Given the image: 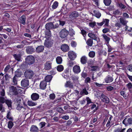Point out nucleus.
<instances>
[{"label":"nucleus","instance_id":"nucleus-1","mask_svg":"<svg viewBox=\"0 0 132 132\" xmlns=\"http://www.w3.org/2000/svg\"><path fill=\"white\" fill-rule=\"evenodd\" d=\"M5 96V92L4 90L3 89H0V102L2 103H5L7 105L9 108L11 107L12 102L11 100H7L6 97H4Z\"/></svg>","mask_w":132,"mask_h":132},{"label":"nucleus","instance_id":"nucleus-2","mask_svg":"<svg viewBox=\"0 0 132 132\" xmlns=\"http://www.w3.org/2000/svg\"><path fill=\"white\" fill-rule=\"evenodd\" d=\"M26 63L29 65L33 64L35 62V59L33 56L29 55L26 58Z\"/></svg>","mask_w":132,"mask_h":132},{"label":"nucleus","instance_id":"nucleus-3","mask_svg":"<svg viewBox=\"0 0 132 132\" xmlns=\"http://www.w3.org/2000/svg\"><path fill=\"white\" fill-rule=\"evenodd\" d=\"M34 75V72L31 70H27L25 72L24 75L27 79H31Z\"/></svg>","mask_w":132,"mask_h":132},{"label":"nucleus","instance_id":"nucleus-4","mask_svg":"<svg viewBox=\"0 0 132 132\" xmlns=\"http://www.w3.org/2000/svg\"><path fill=\"white\" fill-rule=\"evenodd\" d=\"M53 40L51 39H47L45 40L44 45L47 47H51L53 45Z\"/></svg>","mask_w":132,"mask_h":132},{"label":"nucleus","instance_id":"nucleus-5","mask_svg":"<svg viewBox=\"0 0 132 132\" xmlns=\"http://www.w3.org/2000/svg\"><path fill=\"white\" fill-rule=\"evenodd\" d=\"M69 33L68 31L65 28L62 29L60 32V36L62 38L66 37Z\"/></svg>","mask_w":132,"mask_h":132},{"label":"nucleus","instance_id":"nucleus-6","mask_svg":"<svg viewBox=\"0 0 132 132\" xmlns=\"http://www.w3.org/2000/svg\"><path fill=\"white\" fill-rule=\"evenodd\" d=\"M122 122L126 126L131 125L132 124V118H126Z\"/></svg>","mask_w":132,"mask_h":132},{"label":"nucleus","instance_id":"nucleus-7","mask_svg":"<svg viewBox=\"0 0 132 132\" xmlns=\"http://www.w3.org/2000/svg\"><path fill=\"white\" fill-rule=\"evenodd\" d=\"M10 90L11 92H12V94L15 95H18L19 93H20L21 91L20 89H17L16 87L13 86H12L11 87Z\"/></svg>","mask_w":132,"mask_h":132},{"label":"nucleus","instance_id":"nucleus-8","mask_svg":"<svg viewBox=\"0 0 132 132\" xmlns=\"http://www.w3.org/2000/svg\"><path fill=\"white\" fill-rule=\"evenodd\" d=\"M26 51L27 54H31L35 52V49L32 46H29L26 47Z\"/></svg>","mask_w":132,"mask_h":132},{"label":"nucleus","instance_id":"nucleus-9","mask_svg":"<svg viewBox=\"0 0 132 132\" xmlns=\"http://www.w3.org/2000/svg\"><path fill=\"white\" fill-rule=\"evenodd\" d=\"M26 78L22 79L21 82V86L24 87H28L29 85V81Z\"/></svg>","mask_w":132,"mask_h":132},{"label":"nucleus","instance_id":"nucleus-10","mask_svg":"<svg viewBox=\"0 0 132 132\" xmlns=\"http://www.w3.org/2000/svg\"><path fill=\"white\" fill-rule=\"evenodd\" d=\"M102 101L106 104L108 103L109 102V99L107 96L102 94L100 97Z\"/></svg>","mask_w":132,"mask_h":132},{"label":"nucleus","instance_id":"nucleus-11","mask_svg":"<svg viewBox=\"0 0 132 132\" xmlns=\"http://www.w3.org/2000/svg\"><path fill=\"white\" fill-rule=\"evenodd\" d=\"M52 62L50 61H47L44 64V69L45 70H48L52 68Z\"/></svg>","mask_w":132,"mask_h":132},{"label":"nucleus","instance_id":"nucleus-12","mask_svg":"<svg viewBox=\"0 0 132 132\" xmlns=\"http://www.w3.org/2000/svg\"><path fill=\"white\" fill-rule=\"evenodd\" d=\"M68 56L69 59L73 60L76 57V54L73 51H70L68 53Z\"/></svg>","mask_w":132,"mask_h":132},{"label":"nucleus","instance_id":"nucleus-13","mask_svg":"<svg viewBox=\"0 0 132 132\" xmlns=\"http://www.w3.org/2000/svg\"><path fill=\"white\" fill-rule=\"evenodd\" d=\"M109 20L107 19H103L102 22L100 23H97V24L98 26H102L105 23V25L108 26L109 23Z\"/></svg>","mask_w":132,"mask_h":132},{"label":"nucleus","instance_id":"nucleus-14","mask_svg":"<svg viewBox=\"0 0 132 132\" xmlns=\"http://www.w3.org/2000/svg\"><path fill=\"white\" fill-rule=\"evenodd\" d=\"M39 95L38 94L35 93H32L31 95V99L33 101H36L38 99Z\"/></svg>","mask_w":132,"mask_h":132},{"label":"nucleus","instance_id":"nucleus-15","mask_svg":"<svg viewBox=\"0 0 132 132\" xmlns=\"http://www.w3.org/2000/svg\"><path fill=\"white\" fill-rule=\"evenodd\" d=\"M61 49L62 51L66 52L69 51V47L67 45L64 44L62 45L61 46Z\"/></svg>","mask_w":132,"mask_h":132},{"label":"nucleus","instance_id":"nucleus-16","mask_svg":"<svg viewBox=\"0 0 132 132\" xmlns=\"http://www.w3.org/2000/svg\"><path fill=\"white\" fill-rule=\"evenodd\" d=\"M54 24L52 22H50L46 24L45 25V28L47 30H50L53 29Z\"/></svg>","mask_w":132,"mask_h":132},{"label":"nucleus","instance_id":"nucleus-17","mask_svg":"<svg viewBox=\"0 0 132 132\" xmlns=\"http://www.w3.org/2000/svg\"><path fill=\"white\" fill-rule=\"evenodd\" d=\"M26 18L25 16L23 15L21 16L19 19V21L21 23L24 25L26 24Z\"/></svg>","mask_w":132,"mask_h":132},{"label":"nucleus","instance_id":"nucleus-18","mask_svg":"<svg viewBox=\"0 0 132 132\" xmlns=\"http://www.w3.org/2000/svg\"><path fill=\"white\" fill-rule=\"evenodd\" d=\"M73 71L75 73H78L80 71V67L79 65L75 66L73 69Z\"/></svg>","mask_w":132,"mask_h":132},{"label":"nucleus","instance_id":"nucleus-19","mask_svg":"<svg viewBox=\"0 0 132 132\" xmlns=\"http://www.w3.org/2000/svg\"><path fill=\"white\" fill-rule=\"evenodd\" d=\"M78 16V12L76 11H75L71 12L70 15V17L72 19H75Z\"/></svg>","mask_w":132,"mask_h":132},{"label":"nucleus","instance_id":"nucleus-20","mask_svg":"<svg viewBox=\"0 0 132 132\" xmlns=\"http://www.w3.org/2000/svg\"><path fill=\"white\" fill-rule=\"evenodd\" d=\"M47 83L46 81H43L41 82L40 84V88L42 89H45L46 87Z\"/></svg>","mask_w":132,"mask_h":132},{"label":"nucleus","instance_id":"nucleus-21","mask_svg":"<svg viewBox=\"0 0 132 132\" xmlns=\"http://www.w3.org/2000/svg\"><path fill=\"white\" fill-rule=\"evenodd\" d=\"M44 49V47L43 46H38L36 48V51L38 53H40L43 52Z\"/></svg>","mask_w":132,"mask_h":132},{"label":"nucleus","instance_id":"nucleus-22","mask_svg":"<svg viewBox=\"0 0 132 132\" xmlns=\"http://www.w3.org/2000/svg\"><path fill=\"white\" fill-rule=\"evenodd\" d=\"M88 36L90 38L95 40H97V37L96 35L94 34L91 32H89L88 34Z\"/></svg>","mask_w":132,"mask_h":132},{"label":"nucleus","instance_id":"nucleus-23","mask_svg":"<svg viewBox=\"0 0 132 132\" xmlns=\"http://www.w3.org/2000/svg\"><path fill=\"white\" fill-rule=\"evenodd\" d=\"M39 129L38 127L35 125L32 126L30 129V131L31 132H38Z\"/></svg>","mask_w":132,"mask_h":132},{"label":"nucleus","instance_id":"nucleus-24","mask_svg":"<svg viewBox=\"0 0 132 132\" xmlns=\"http://www.w3.org/2000/svg\"><path fill=\"white\" fill-rule=\"evenodd\" d=\"M13 56L15 59L18 61H21V55L20 53L18 54H14Z\"/></svg>","mask_w":132,"mask_h":132},{"label":"nucleus","instance_id":"nucleus-25","mask_svg":"<svg viewBox=\"0 0 132 132\" xmlns=\"http://www.w3.org/2000/svg\"><path fill=\"white\" fill-rule=\"evenodd\" d=\"M65 86L66 87H69L70 88H73V83L71 82L70 81H67L65 84Z\"/></svg>","mask_w":132,"mask_h":132},{"label":"nucleus","instance_id":"nucleus-26","mask_svg":"<svg viewBox=\"0 0 132 132\" xmlns=\"http://www.w3.org/2000/svg\"><path fill=\"white\" fill-rule=\"evenodd\" d=\"M87 58L85 56H83L81 58L80 62L82 64H84L87 63Z\"/></svg>","mask_w":132,"mask_h":132},{"label":"nucleus","instance_id":"nucleus-27","mask_svg":"<svg viewBox=\"0 0 132 132\" xmlns=\"http://www.w3.org/2000/svg\"><path fill=\"white\" fill-rule=\"evenodd\" d=\"M113 80L112 77L108 76L105 79V81L107 83L112 82Z\"/></svg>","mask_w":132,"mask_h":132},{"label":"nucleus","instance_id":"nucleus-28","mask_svg":"<svg viewBox=\"0 0 132 132\" xmlns=\"http://www.w3.org/2000/svg\"><path fill=\"white\" fill-rule=\"evenodd\" d=\"M44 32L46 37L49 38L51 36V31L50 30L47 29Z\"/></svg>","mask_w":132,"mask_h":132},{"label":"nucleus","instance_id":"nucleus-29","mask_svg":"<svg viewBox=\"0 0 132 132\" xmlns=\"http://www.w3.org/2000/svg\"><path fill=\"white\" fill-rule=\"evenodd\" d=\"M71 79L73 80L74 83H78V77L77 76H72L71 77Z\"/></svg>","mask_w":132,"mask_h":132},{"label":"nucleus","instance_id":"nucleus-30","mask_svg":"<svg viewBox=\"0 0 132 132\" xmlns=\"http://www.w3.org/2000/svg\"><path fill=\"white\" fill-rule=\"evenodd\" d=\"M119 20L121 23L124 26H126L127 22V21L126 20L122 18H120Z\"/></svg>","mask_w":132,"mask_h":132},{"label":"nucleus","instance_id":"nucleus-31","mask_svg":"<svg viewBox=\"0 0 132 132\" xmlns=\"http://www.w3.org/2000/svg\"><path fill=\"white\" fill-rule=\"evenodd\" d=\"M80 95H87L88 94V92L87 91L86 88H84L80 92Z\"/></svg>","mask_w":132,"mask_h":132},{"label":"nucleus","instance_id":"nucleus-32","mask_svg":"<svg viewBox=\"0 0 132 132\" xmlns=\"http://www.w3.org/2000/svg\"><path fill=\"white\" fill-rule=\"evenodd\" d=\"M52 78L51 75H48L45 77V81L46 82H49L50 81Z\"/></svg>","mask_w":132,"mask_h":132},{"label":"nucleus","instance_id":"nucleus-33","mask_svg":"<svg viewBox=\"0 0 132 132\" xmlns=\"http://www.w3.org/2000/svg\"><path fill=\"white\" fill-rule=\"evenodd\" d=\"M86 43L89 46H92L93 44V40L91 39H89L87 40Z\"/></svg>","mask_w":132,"mask_h":132},{"label":"nucleus","instance_id":"nucleus-34","mask_svg":"<svg viewBox=\"0 0 132 132\" xmlns=\"http://www.w3.org/2000/svg\"><path fill=\"white\" fill-rule=\"evenodd\" d=\"M28 105L30 106H33L37 104L36 103L32 101H28L27 102Z\"/></svg>","mask_w":132,"mask_h":132},{"label":"nucleus","instance_id":"nucleus-35","mask_svg":"<svg viewBox=\"0 0 132 132\" xmlns=\"http://www.w3.org/2000/svg\"><path fill=\"white\" fill-rule=\"evenodd\" d=\"M93 12L94 13L95 16L97 18H99L101 16V14L100 12H97L95 10Z\"/></svg>","mask_w":132,"mask_h":132},{"label":"nucleus","instance_id":"nucleus-36","mask_svg":"<svg viewBox=\"0 0 132 132\" xmlns=\"http://www.w3.org/2000/svg\"><path fill=\"white\" fill-rule=\"evenodd\" d=\"M126 86L128 90L130 92L132 91V84L131 82H129L126 85Z\"/></svg>","mask_w":132,"mask_h":132},{"label":"nucleus","instance_id":"nucleus-37","mask_svg":"<svg viewBox=\"0 0 132 132\" xmlns=\"http://www.w3.org/2000/svg\"><path fill=\"white\" fill-rule=\"evenodd\" d=\"M102 35L105 41L108 43L110 40V38L105 34H103Z\"/></svg>","mask_w":132,"mask_h":132},{"label":"nucleus","instance_id":"nucleus-38","mask_svg":"<svg viewBox=\"0 0 132 132\" xmlns=\"http://www.w3.org/2000/svg\"><path fill=\"white\" fill-rule=\"evenodd\" d=\"M14 124L13 122L9 121L8 123V127L9 129H11L13 126Z\"/></svg>","mask_w":132,"mask_h":132},{"label":"nucleus","instance_id":"nucleus-39","mask_svg":"<svg viewBox=\"0 0 132 132\" xmlns=\"http://www.w3.org/2000/svg\"><path fill=\"white\" fill-rule=\"evenodd\" d=\"M63 67L62 65H59L57 67V70L59 72L62 71L63 70Z\"/></svg>","mask_w":132,"mask_h":132},{"label":"nucleus","instance_id":"nucleus-40","mask_svg":"<svg viewBox=\"0 0 132 132\" xmlns=\"http://www.w3.org/2000/svg\"><path fill=\"white\" fill-rule=\"evenodd\" d=\"M111 0H104L103 2L106 6L109 5L111 3Z\"/></svg>","mask_w":132,"mask_h":132},{"label":"nucleus","instance_id":"nucleus-41","mask_svg":"<svg viewBox=\"0 0 132 132\" xmlns=\"http://www.w3.org/2000/svg\"><path fill=\"white\" fill-rule=\"evenodd\" d=\"M58 5V3L57 1H55L52 6V7L53 9H55L57 8Z\"/></svg>","mask_w":132,"mask_h":132},{"label":"nucleus","instance_id":"nucleus-42","mask_svg":"<svg viewBox=\"0 0 132 132\" xmlns=\"http://www.w3.org/2000/svg\"><path fill=\"white\" fill-rule=\"evenodd\" d=\"M90 67L92 68L91 69V70L92 71H96L98 68V67L97 66L91 65Z\"/></svg>","mask_w":132,"mask_h":132},{"label":"nucleus","instance_id":"nucleus-43","mask_svg":"<svg viewBox=\"0 0 132 132\" xmlns=\"http://www.w3.org/2000/svg\"><path fill=\"white\" fill-rule=\"evenodd\" d=\"M17 105V106L16 108V109L17 110H20L22 108H24L21 105H20V102H19V103H18Z\"/></svg>","mask_w":132,"mask_h":132},{"label":"nucleus","instance_id":"nucleus-44","mask_svg":"<svg viewBox=\"0 0 132 132\" xmlns=\"http://www.w3.org/2000/svg\"><path fill=\"white\" fill-rule=\"evenodd\" d=\"M56 60L57 64H60L61 63L62 61V59L61 57L59 56L57 57Z\"/></svg>","mask_w":132,"mask_h":132},{"label":"nucleus","instance_id":"nucleus-45","mask_svg":"<svg viewBox=\"0 0 132 132\" xmlns=\"http://www.w3.org/2000/svg\"><path fill=\"white\" fill-rule=\"evenodd\" d=\"M95 53L93 51H91L89 52V56L92 58H93L94 57L95 55Z\"/></svg>","mask_w":132,"mask_h":132},{"label":"nucleus","instance_id":"nucleus-46","mask_svg":"<svg viewBox=\"0 0 132 132\" xmlns=\"http://www.w3.org/2000/svg\"><path fill=\"white\" fill-rule=\"evenodd\" d=\"M6 118L7 119H9L10 120L12 121L13 120V118L11 116V112L10 111L8 112L6 116Z\"/></svg>","mask_w":132,"mask_h":132},{"label":"nucleus","instance_id":"nucleus-47","mask_svg":"<svg viewBox=\"0 0 132 132\" xmlns=\"http://www.w3.org/2000/svg\"><path fill=\"white\" fill-rule=\"evenodd\" d=\"M117 5L121 9H124L126 7V6L121 3H118Z\"/></svg>","mask_w":132,"mask_h":132},{"label":"nucleus","instance_id":"nucleus-48","mask_svg":"<svg viewBox=\"0 0 132 132\" xmlns=\"http://www.w3.org/2000/svg\"><path fill=\"white\" fill-rule=\"evenodd\" d=\"M69 31V35L71 36H72L75 35V32L73 29H70Z\"/></svg>","mask_w":132,"mask_h":132},{"label":"nucleus","instance_id":"nucleus-49","mask_svg":"<svg viewBox=\"0 0 132 132\" xmlns=\"http://www.w3.org/2000/svg\"><path fill=\"white\" fill-rule=\"evenodd\" d=\"M115 26L118 28H120L122 27V24L119 22H117L115 24Z\"/></svg>","mask_w":132,"mask_h":132},{"label":"nucleus","instance_id":"nucleus-50","mask_svg":"<svg viewBox=\"0 0 132 132\" xmlns=\"http://www.w3.org/2000/svg\"><path fill=\"white\" fill-rule=\"evenodd\" d=\"M81 33L84 38L85 37L87 34L86 32L84 29L81 30Z\"/></svg>","mask_w":132,"mask_h":132},{"label":"nucleus","instance_id":"nucleus-51","mask_svg":"<svg viewBox=\"0 0 132 132\" xmlns=\"http://www.w3.org/2000/svg\"><path fill=\"white\" fill-rule=\"evenodd\" d=\"M13 84L14 85H15L17 84V80L16 78L14 77L13 79Z\"/></svg>","mask_w":132,"mask_h":132},{"label":"nucleus","instance_id":"nucleus-52","mask_svg":"<svg viewBox=\"0 0 132 132\" xmlns=\"http://www.w3.org/2000/svg\"><path fill=\"white\" fill-rule=\"evenodd\" d=\"M91 80L89 77H87L85 80V83L87 84L88 83H90V82Z\"/></svg>","mask_w":132,"mask_h":132},{"label":"nucleus","instance_id":"nucleus-53","mask_svg":"<svg viewBox=\"0 0 132 132\" xmlns=\"http://www.w3.org/2000/svg\"><path fill=\"white\" fill-rule=\"evenodd\" d=\"M46 124V123L44 122H42L39 123V126L40 127V128H43L44 127Z\"/></svg>","mask_w":132,"mask_h":132},{"label":"nucleus","instance_id":"nucleus-54","mask_svg":"<svg viewBox=\"0 0 132 132\" xmlns=\"http://www.w3.org/2000/svg\"><path fill=\"white\" fill-rule=\"evenodd\" d=\"M96 22H94L89 23V25L90 27L93 28L96 25Z\"/></svg>","mask_w":132,"mask_h":132},{"label":"nucleus","instance_id":"nucleus-55","mask_svg":"<svg viewBox=\"0 0 132 132\" xmlns=\"http://www.w3.org/2000/svg\"><path fill=\"white\" fill-rule=\"evenodd\" d=\"M10 65H8L6 66L4 69V71L5 72H7L9 69L10 68Z\"/></svg>","mask_w":132,"mask_h":132},{"label":"nucleus","instance_id":"nucleus-56","mask_svg":"<svg viewBox=\"0 0 132 132\" xmlns=\"http://www.w3.org/2000/svg\"><path fill=\"white\" fill-rule=\"evenodd\" d=\"M110 31V29L109 28H105L102 30V32L104 33H106Z\"/></svg>","mask_w":132,"mask_h":132},{"label":"nucleus","instance_id":"nucleus-57","mask_svg":"<svg viewBox=\"0 0 132 132\" xmlns=\"http://www.w3.org/2000/svg\"><path fill=\"white\" fill-rule=\"evenodd\" d=\"M56 111L60 113H63V110L61 108H58L56 109Z\"/></svg>","mask_w":132,"mask_h":132},{"label":"nucleus","instance_id":"nucleus-58","mask_svg":"<svg viewBox=\"0 0 132 132\" xmlns=\"http://www.w3.org/2000/svg\"><path fill=\"white\" fill-rule=\"evenodd\" d=\"M86 99L87 102V103L86 104V105H88L89 104L92 103V102L91 101L90 99L89 98V97H87L86 98Z\"/></svg>","mask_w":132,"mask_h":132},{"label":"nucleus","instance_id":"nucleus-59","mask_svg":"<svg viewBox=\"0 0 132 132\" xmlns=\"http://www.w3.org/2000/svg\"><path fill=\"white\" fill-rule=\"evenodd\" d=\"M20 73L18 71H15V76L14 77H19L20 76V75L19 74Z\"/></svg>","mask_w":132,"mask_h":132},{"label":"nucleus","instance_id":"nucleus-60","mask_svg":"<svg viewBox=\"0 0 132 132\" xmlns=\"http://www.w3.org/2000/svg\"><path fill=\"white\" fill-rule=\"evenodd\" d=\"M50 98L51 99L54 100L55 97V95L54 94H52L50 95Z\"/></svg>","mask_w":132,"mask_h":132},{"label":"nucleus","instance_id":"nucleus-61","mask_svg":"<svg viewBox=\"0 0 132 132\" xmlns=\"http://www.w3.org/2000/svg\"><path fill=\"white\" fill-rule=\"evenodd\" d=\"M61 118L67 120L69 119V116H63L61 117Z\"/></svg>","mask_w":132,"mask_h":132},{"label":"nucleus","instance_id":"nucleus-62","mask_svg":"<svg viewBox=\"0 0 132 132\" xmlns=\"http://www.w3.org/2000/svg\"><path fill=\"white\" fill-rule=\"evenodd\" d=\"M21 43L24 45H27L29 44V42L26 40H23L21 42Z\"/></svg>","mask_w":132,"mask_h":132},{"label":"nucleus","instance_id":"nucleus-63","mask_svg":"<svg viewBox=\"0 0 132 132\" xmlns=\"http://www.w3.org/2000/svg\"><path fill=\"white\" fill-rule=\"evenodd\" d=\"M71 46L72 47H76L77 44L74 41H72L71 43Z\"/></svg>","mask_w":132,"mask_h":132},{"label":"nucleus","instance_id":"nucleus-64","mask_svg":"<svg viewBox=\"0 0 132 132\" xmlns=\"http://www.w3.org/2000/svg\"><path fill=\"white\" fill-rule=\"evenodd\" d=\"M127 69L129 71L132 72V65L131 64L129 65L127 67Z\"/></svg>","mask_w":132,"mask_h":132}]
</instances>
